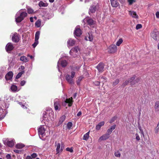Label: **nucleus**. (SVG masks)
I'll return each mask as SVG.
<instances>
[{
    "label": "nucleus",
    "mask_w": 159,
    "mask_h": 159,
    "mask_svg": "<svg viewBox=\"0 0 159 159\" xmlns=\"http://www.w3.org/2000/svg\"><path fill=\"white\" fill-rule=\"evenodd\" d=\"M108 52L110 53H114L116 52L117 47L115 45L112 44L108 47Z\"/></svg>",
    "instance_id": "9"
},
{
    "label": "nucleus",
    "mask_w": 159,
    "mask_h": 159,
    "mask_svg": "<svg viewBox=\"0 0 159 159\" xmlns=\"http://www.w3.org/2000/svg\"><path fill=\"white\" fill-rule=\"evenodd\" d=\"M96 68L99 72L103 71L104 68L103 64L102 63H100L96 67Z\"/></svg>",
    "instance_id": "17"
},
{
    "label": "nucleus",
    "mask_w": 159,
    "mask_h": 159,
    "mask_svg": "<svg viewBox=\"0 0 159 159\" xmlns=\"http://www.w3.org/2000/svg\"><path fill=\"white\" fill-rule=\"evenodd\" d=\"M85 39L87 40H89L90 41H92L93 40V36L91 34H89L88 36L86 37Z\"/></svg>",
    "instance_id": "32"
},
{
    "label": "nucleus",
    "mask_w": 159,
    "mask_h": 159,
    "mask_svg": "<svg viewBox=\"0 0 159 159\" xmlns=\"http://www.w3.org/2000/svg\"><path fill=\"white\" fill-rule=\"evenodd\" d=\"M66 116H61L59 119V122L60 123H62L65 119Z\"/></svg>",
    "instance_id": "34"
},
{
    "label": "nucleus",
    "mask_w": 159,
    "mask_h": 159,
    "mask_svg": "<svg viewBox=\"0 0 159 159\" xmlns=\"http://www.w3.org/2000/svg\"><path fill=\"white\" fill-rule=\"evenodd\" d=\"M18 103L21 105V106L23 107V108L25 109L26 108V107H25L24 105H23L21 102H19Z\"/></svg>",
    "instance_id": "49"
},
{
    "label": "nucleus",
    "mask_w": 159,
    "mask_h": 159,
    "mask_svg": "<svg viewBox=\"0 0 159 159\" xmlns=\"http://www.w3.org/2000/svg\"><path fill=\"white\" fill-rule=\"evenodd\" d=\"M135 76H133V77H131L129 80L130 83H131V84L132 85H133L134 84H133L132 82L135 79Z\"/></svg>",
    "instance_id": "41"
},
{
    "label": "nucleus",
    "mask_w": 159,
    "mask_h": 159,
    "mask_svg": "<svg viewBox=\"0 0 159 159\" xmlns=\"http://www.w3.org/2000/svg\"><path fill=\"white\" fill-rule=\"evenodd\" d=\"M6 158L7 159H11V157L10 154H7L6 156Z\"/></svg>",
    "instance_id": "57"
},
{
    "label": "nucleus",
    "mask_w": 159,
    "mask_h": 159,
    "mask_svg": "<svg viewBox=\"0 0 159 159\" xmlns=\"http://www.w3.org/2000/svg\"><path fill=\"white\" fill-rule=\"evenodd\" d=\"M142 27V25L141 24H138L136 26V29L137 30H138L141 28Z\"/></svg>",
    "instance_id": "47"
},
{
    "label": "nucleus",
    "mask_w": 159,
    "mask_h": 159,
    "mask_svg": "<svg viewBox=\"0 0 159 159\" xmlns=\"http://www.w3.org/2000/svg\"><path fill=\"white\" fill-rule=\"evenodd\" d=\"M151 36L155 40L159 41V31L154 30L151 33Z\"/></svg>",
    "instance_id": "5"
},
{
    "label": "nucleus",
    "mask_w": 159,
    "mask_h": 159,
    "mask_svg": "<svg viewBox=\"0 0 159 159\" xmlns=\"http://www.w3.org/2000/svg\"><path fill=\"white\" fill-rule=\"evenodd\" d=\"M111 5L112 7H116L119 5L118 0H110Z\"/></svg>",
    "instance_id": "15"
},
{
    "label": "nucleus",
    "mask_w": 159,
    "mask_h": 159,
    "mask_svg": "<svg viewBox=\"0 0 159 159\" xmlns=\"http://www.w3.org/2000/svg\"><path fill=\"white\" fill-rule=\"evenodd\" d=\"M27 16V13L21 9L18 11L15 16V21L16 23H20Z\"/></svg>",
    "instance_id": "2"
},
{
    "label": "nucleus",
    "mask_w": 159,
    "mask_h": 159,
    "mask_svg": "<svg viewBox=\"0 0 159 159\" xmlns=\"http://www.w3.org/2000/svg\"><path fill=\"white\" fill-rule=\"evenodd\" d=\"M72 126V124L71 122H69L67 125V128L69 129H71Z\"/></svg>",
    "instance_id": "37"
},
{
    "label": "nucleus",
    "mask_w": 159,
    "mask_h": 159,
    "mask_svg": "<svg viewBox=\"0 0 159 159\" xmlns=\"http://www.w3.org/2000/svg\"><path fill=\"white\" fill-rule=\"evenodd\" d=\"M66 150L67 151L70 152H72L73 151V149L72 148H66Z\"/></svg>",
    "instance_id": "46"
},
{
    "label": "nucleus",
    "mask_w": 159,
    "mask_h": 159,
    "mask_svg": "<svg viewBox=\"0 0 159 159\" xmlns=\"http://www.w3.org/2000/svg\"><path fill=\"white\" fill-rule=\"evenodd\" d=\"M39 5L40 7H46L48 6V4L46 3H44L42 1H40L39 3Z\"/></svg>",
    "instance_id": "29"
},
{
    "label": "nucleus",
    "mask_w": 159,
    "mask_h": 159,
    "mask_svg": "<svg viewBox=\"0 0 159 159\" xmlns=\"http://www.w3.org/2000/svg\"><path fill=\"white\" fill-rule=\"evenodd\" d=\"M79 66H75L71 67L70 72H68L66 75V79L67 82L70 84H74L73 78L75 77V72L79 70Z\"/></svg>",
    "instance_id": "1"
},
{
    "label": "nucleus",
    "mask_w": 159,
    "mask_h": 159,
    "mask_svg": "<svg viewBox=\"0 0 159 159\" xmlns=\"http://www.w3.org/2000/svg\"><path fill=\"white\" fill-rule=\"evenodd\" d=\"M154 130L155 133H157L159 131V127L157 126L155 128Z\"/></svg>",
    "instance_id": "48"
},
{
    "label": "nucleus",
    "mask_w": 159,
    "mask_h": 159,
    "mask_svg": "<svg viewBox=\"0 0 159 159\" xmlns=\"http://www.w3.org/2000/svg\"><path fill=\"white\" fill-rule=\"evenodd\" d=\"M35 26L37 27H39L41 25V20L39 19L35 23Z\"/></svg>",
    "instance_id": "28"
},
{
    "label": "nucleus",
    "mask_w": 159,
    "mask_h": 159,
    "mask_svg": "<svg viewBox=\"0 0 159 159\" xmlns=\"http://www.w3.org/2000/svg\"><path fill=\"white\" fill-rule=\"evenodd\" d=\"M82 114L81 112V111L79 112L77 114V116H80Z\"/></svg>",
    "instance_id": "60"
},
{
    "label": "nucleus",
    "mask_w": 159,
    "mask_h": 159,
    "mask_svg": "<svg viewBox=\"0 0 159 159\" xmlns=\"http://www.w3.org/2000/svg\"><path fill=\"white\" fill-rule=\"evenodd\" d=\"M119 83V80L118 79H116L115 81L113 83V85L115 86L118 84Z\"/></svg>",
    "instance_id": "40"
},
{
    "label": "nucleus",
    "mask_w": 159,
    "mask_h": 159,
    "mask_svg": "<svg viewBox=\"0 0 159 159\" xmlns=\"http://www.w3.org/2000/svg\"><path fill=\"white\" fill-rule=\"evenodd\" d=\"M27 12L29 14H32L34 13V10L30 8H27Z\"/></svg>",
    "instance_id": "39"
},
{
    "label": "nucleus",
    "mask_w": 159,
    "mask_h": 159,
    "mask_svg": "<svg viewBox=\"0 0 159 159\" xmlns=\"http://www.w3.org/2000/svg\"><path fill=\"white\" fill-rule=\"evenodd\" d=\"M20 60L24 62H26L29 61L28 58L25 56H22L20 57Z\"/></svg>",
    "instance_id": "26"
},
{
    "label": "nucleus",
    "mask_w": 159,
    "mask_h": 159,
    "mask_svg": "<svg viewBox=\"0 0 159 159\" xmlns=\"http://www.w3.org/2000/svg\"><path fill=\"white\" fill-rule=\"evenodd\" d=\"M61 64V66L63 67L66 66L67 64V63L66 60H61V59H60L57 62V67L58 71H60L59 66Z\"/></svg>",
    "instance_id": "6"
},
{
    "label": "nucleus",
    "mask_w": 159,
    "mask_h": 159,
    "mask_svg": "<svg viewBox=\"0 0 159 159\" xmlns=\"http://www.w3.org/2000/svg\"><path fill=\"white\" fill-rule=\"evenodd\" d=\"M94 84L96 86H99L100 84V82L98 81H95L94 82Z\"/></svg>",
    "instance_id": "53"
},
{
    "label": "nucleus",
    "mask_w": 159,
    "mask_h": 159,
    "mask_svg": "<svg viewBox=\"0 0 159 159\" xmlns=\"http://www.w3.org/2000/svg\"><path fill=\"white\" fill-rule=\"evenodd\" d=\"M101 79H102L103 80L102 81L103 82H105L106 81L107 78L103 76H102L101 77Z\"/></svg>",
    "instance_id": "56"
},
{
    "label": "nucleus",
    "mask_w": 159,
    "mask_h": 159,
    "mask_svg": "<svg viewBox=\"0 0 159 159\" xmlns=\"http://www.w3.org/2000/svg\"><path fill=\"white\" fill-rule=\"evenodd\" d=\"M82 33L81 30L79 28V26H76L75 28L74 34L75 36H80L82 34Z\"/></svg>",
    "instance_id": "11"
},
{
    "label": "nucleus",
    "mask_w": 159,
    "mask_h": 159,
    "mask_svg": "<svg viewBox=\"0 0 159 159\" xmlns=\"http://www.w3.org/2000/svg\"><path fill=\"white\" fill-rule=\"evenodd\" d=\"M116 116H114L113 117H112L110 120V123H112L113 122H114L115 120H116Z\"/></svg>",
    "instance_id": "45"
},
{
    "label": "nucleus",
    "mask_w": 159,
    "mask_h": 159,
    "mask_svg": "<svg viewBox=\"0 0 159 159\" xmlns=\"http://www.w3.org/2000/svg\"><path fill=\"white\" fill-rule=\"evenodd\" d=\"M25 145L22 143H18L16 144V147L17 148L19 149H21L23 148Z\"/></svg>",
    "instance_id": "35"
},
{
    "label": "nucleus",
    "mask_w": 159,
    "mask_h": 159,
    "mask_svg": "<svg viewBox=\"0 0 159 159\" xmlns=\"http://www.w3.org/2000/svg\"><path fill=\"white\" fill-rule=\"evenodd\" d=\"M11 89L13 92H15L19 91L20 89H18L17 87L15 85H12L11 87Z\"/></svg>",
    "instance_id": "22"
},
{
    "label": "nucleus",
    "mask_w": 159,
    "mask_h": 159,
    "mask_svg": "<svg viewBox=\"0 0 159 159\" xmlns=\"http://www.w3.org/2000/svg\"><path fill=\"white\" fill-rule=\"evenodd\" d=\"M45 129L43 125H41L38 129L39 134V137H43L45 135Z\"/></svg>",
    "instance_id": "8"
},
{
    "label": "nucleus",
    "mask_w": 159,
    "mask_h": 159,
    "mask_svg": "<svg viewBox=\"0 0 159 159\" xmlns=\"http://www.w3.org/2000/svg\"><path fill=\"white\" fill-rule=\"evenodd\" d=\"M156 16L157 18H159V12L157 11L156 13Z\"/></svg>",
    "instance_id": "58"
},
{
    "label": "nucleus",
    "mask_w": 159,
    "mask_h": 159,
    "mask_svg": "<svg viewBox=\"0 0 159 159\" xmlns=\"http://www.w3.org/2000/svg\"><path fill=\"white\" fill-rule=\"evenodd\" d=\"M37 154L35 153H33L31 155L32 159H34L37 157Z\"/></svg>",
    "instance_id": "42"
},
{
    "label": "nucleus",
    "mask_w": 159,
    "mask_h": 159,
    "mask_svg": "<svg viewBox=\"0 0 159 159\" xmlns=\"http://www.w3.org/2000/svg\"><path fill=\"white\" fill-rule=\"evenodd\" d=\"M12 41L15 43H17L19 40V37L17 33H15L13 34L12 37Z\"/></svg>",
    "instance_id": "12"
},
{
    "label": "nucleus",
    "mask_w": 159,
    "mask_h": 159,
    "mask_svg": "<svg viewBox=\"0 0 159 159\" xmlns=\"http://www.w3.org/2000/svg\"><path fill=\"white\" fill-rule=\"evenodd\" d=\"M116 127V125H114L111 126L110 129L112 131L113 130H114L115 129Z\"/></svg>",
    "instance_id": "55"
},
{
    "label": "nucleus",
    "mask_w": 159,
    "mask_h": 159,
    "mask_svg": "<svg viewBox=\"0 0 159 159\" xmlns=\"http://www.w3.org/2000/svg\"><path fill=\"white\" fill-rule=\"evenodd\" d=\"M83 78V77L80 76L79 77L77 78V80L76 81V83L78 85H80V84L81 81L82 80Z\"/></svg>",
    "instance_id": "27"
},
{
    "label": "nucleus",
    "mask_w": 159,
    "mask_h": 159,
    "mask_svg": "<svg viewBox=\"0 0 159 159\" xmlns=\"http://www.w3.org/2000/svg\"><path fill=\"white\" fill-rule=\"evenodd\" d=\"M112 131L111 130L109 129L107 130V134H108V135H109L111 133Z\"/></svg>",
    "instance_id": "51"
},
{
    "label": "nucleus",
    "mask_w": 159,
    "mask_h": 159,
    "mask_svg": "<svg viewBox=\"0 0 159 159\" xmlns=\"http://www.w3.org/2000/svg\"><path fill=\"white\" fill-rule=\"evenodd\" d=\"M129 14L133 18H135V19H137L138 18V15L136 13V12L134 11H129Z\"/></svg>",
    "instance_id": "20"
},
{
    "label": "nucleus",
    "mask_w": 159,
    "mask_h": 159,
    "mask_svg": "<svg viewBox=\"0 0 159 159\" xmlns=\"http://www.w3.org/2000/svg\"><path fill=\"white\" fill-rule=\"evenodd\" d=\"M75 43V41L71 39H68L67 41L68 45L69 46H72L74 45Z\"/></svg>",
    "instance_id": "21"
},
{
    "label": "nucleus",
    "mask_w": 159,
    "mask_h": 159,
    "mask_svg": "<svg viewBox=\"0 0 159 159\" xmlns=\"http://www.w3.org/2000/svg\"><path fill=\"white\" fill-rule=\"evenodd\" d=\"M26 83V81L25 80L22 81L20 83V85L21 86H24Z\"/></svg>",
    "instance_id": "52"
},
{
    "label": "nucleus",
    "mask_w": 159,
    "mask_h": 159,
    "mask_svg": "<svg viewBox=\"0 0 159 159\" xmlns=\"http://www.w3.org/2000/svg\"><path fill=\"white\" fill-rule=\"evenodd\" d=\"M7 144L8 146L12 147L14 145V142L13 141H7Z\"/></svg>",
    "instance_id": "31"
},
{
    "label": "nucleus",
    "mask_w": 159,
    "mask_h": 159,
    "mask_svg": "<svg viewBox=\"0 0 159 159\" xmlns=\"http://www.w3.org/2000/svg\"><path fill=\"white\" fill-rule=\"evenodd\" d=\"M114 155L116 157H119L120 156V154L119 151L116 152H115Z\"/></svg>",
    "instance_id": "38"
},
{
    "label": "nucleus",
    "mask_w": 159,
    "mask_h": 159,
    "mask_svg": "<svg viewBox=\"0 0 159 159\" xmlns=\"http://www.w3.org/2000/svg\"><path fill=\"white\" fill-rule=\"evenodd\" d=\"M139 130L140 131V133L144 136V134L143 131V130L142 129L141 127L140 126H139Z\"/></svg>",
    "instance_id": "43"
},
{
    "label": "nucleus",
    "mask_w": 159,
    "mask_h": 159,
    "mask_svg": "<svg viewBox=\"0 0 159 159\" xmlns=\"http://www.w3.org/2000/svg\"><path fill=\"white\" fill-rule=\"evenodd\" d=\"M25 159H32L31 156H27Z\"/></svg>",
    "instance_id": "59"
},
{
    "label": "nucleus",
    "mask_w": 159,
    "mask_h": 159,
    "mask_svg": "<svg viewBox=\"0 0 159 159\" xmlns=\"http://www.w3.org/2000/svg\"><path fill=\"white\" fill-rule=\"evenodd\" d=\"M135 81L136 83H138L139 81H140V79L139 78L137 79Z\"/></svg>",
    "instance_id": "62"
},
{
    "label": "nucleus",
    "mask_w": 159,
    "mask_h": 159,
    "mask_svg": "<svg viewBox=\"0 0 159 159\" xmlns=\"http://www.w3.org/2000/svg\"><path fill=\"white\" fill-rule=\"evenodd\" d=\"M14 48V47L12 43H8L6 46V49L7 52H9L12 50Z\"/></svg>",
    "instance_id": "13"
},
{
    "label": "nucleus",
    "mask_w": 159,
    "mask_h": 159,
    "mask_svg": "<svg viewBox=\"0 0 159 159\" xmlns=\"http://www.w3.org/2000/svg\"><path fill=\"white\" fill-rule=\"evenodd\" d=\"M60 143H57L56 148V152H57V153H59L60 151H62L63 148L62 147H61V149L60 150Z\"/></svg>",
    "instance_id": "24"
},
{
    "label": "nucleus",
    "mask_w": 159,
    "mask_h": 159,
    "mask_svg": "<svg viewBox=\"0 0 159 159\" xmlns=\"http://www.w3.org/2000/svg\"><path fill=\"white\" fill-rule=\"evenodd\" d=\"M30 20L31 22H34L33 21V18L32 17H31L30 18Z\"/></svg>",
    "instance_id": "61"
},
{
    "label": "nucleus",
    "mask_w": 159,
    "mask_h": 159,
    "mask_svg": "<svg viewBox=\"0 0 159 159\" xmlns=\"http://www.w3.org/2000/svg\"><path fill=\"white\" fill-rule=\"evenodd\" d=\"M2 76V72L0 71V79H1Z\"/></svg>",
    "instance_id": "63"
},
{
    "label": "nucleus",
    "mask_w": 159,
    "mask_h": 159,
    "mask_svg": "<svg viewBox=\"0 0 159 159\" xmlns=\"http://www.w3.org/2000/svg\"><path fill=\"white\" fill-rule=\"evenodd\" d=\"M80 51V49L78 47H75L71 49L70 52V55L73 57H76L78 54V52Z\"/></svg>",
    "instance_id": "4"
},
{
    "label": "nucleus",
    "mask_w": 159,
    "mask_h": 159,
    "mask_svg": "<svg viewBox=\"0 0 159 159\" xmlns=\"http://www.w3.org/2000/svg\"><path fill=\"white\" fill-rule=\"evenodd\" d=\"M24 71H22L21 72L19 73L16 77V79H18L24 73Z\"/></svg>",
    "instance_id": "33"
},
{
    "label": "nucleus",
    "mask_w": 159,
    "mask_h": 159,
    "mask_svg": "<svg viewBox=\"0 0 159 159\" xmlns=\"http://www.w3.org/2000/svg\"><path fill=\"white\" fill-rule=\"evenodd\" d=\"M129 82H130L129 80H126L125 81V82L122 85L124 86H125L127 85Z\"/></svg>",
    "instance_id": "50"
},
{
    "label": "nucleus",
    "mask_w": 159,
    "mask_h": 159,
    "mask_svg": "<svg viewBox=\"0 0 159 159\" xmlns=\"http://www.w3.org/2000/svg\"><path fill=\"white\" fill-rule=\"evenodd\" d=\"M89 132H88L85 134L83 137V139L85 140H87L89 137Z\"/></svg>",
    "instance_id": "30"
},
{
    "label": "nucleus",
    "mask_w": 159,
    "mask_h": 159,
    "mask_svg": "<svg viewBox=\"0 0 159 159\" xmlns=\"http://www.w3.org/2000/svg\"><path fill=\"white\" fill-rule=\"evenodd\" d=\"M155 110L156 111H159V101H157L156 102L154 106Z\"/></svg>",
    "instance_id": "25"
},
{
    "label": "nucleus",
    "mask_w": 159,
    "mask_h": 159,
    "mask_svg": "<svg viewBox=\"0 0 159 159\" xmlns=\"http://www.w3.org/2000/svg\"><path fill=\"white\" fill-rule=\"evenodd\" d=\"M73 102L72 98V97H71L69 98H66L64 102L63 103L62 105L64 106H66L67 103H68V106L70 107L72 106Z\"/></svg>",
    "instance_id": "10"
},
{
    "label": "nucleus",
    "mask_w": 159,
    "mask_h": 159,
    "mask_svg": "<svg viewBox=\"0 0 159 159\" xmlns=\"http://www.w3.org/2000/svg\"><path fill=\"white\" fill-rule=\"evenodd\" d=\"M135 135L136 136V139L138 140L139 141L140 139V137L138 134H135Z\"/></svg>",
    "instance_id": "54"
},
{
    "label": "nucleus",
    "mask_w": 159,
    "mask_h": 159,
    "mask_svg": "<svg viewBox=\"0 0 159 159\" xmlns=\"http://www.w3.org/2000/svg\"><path fill=\"white\" fill-rule=\"evenodd\" d=\"M104 121H102L100 122L98 125H97L96 127V129L97 130H99L101 127L104 125Z\"/></svg>",
    "instance_id": "23"
},
{
    "label": "nucleus",
    "mask_w": 159,
    "mask_h": 159,
    "mask_svg": "<svg viewBox=\"0 0 159 159\" xmlns=\"http://www.w3.org/2000/svg\"><path fill=\"white\" fill-rule=\"evenodd\" d=\"M84 21H86L89 25H93L95 24L94 21L92 19L86 18L84 20Z\"/></svg>",
    "instance_id": "14"
},
{
    "label": "nucleus",
    "mask_w": 159,
    "mask_h": 159,
    "mask_svg": "<svg viewBox=\"0 0 159 159\" xmlns=\"http://www.w3.org/2000/svg\"><path fill=\"white\" fill-rule=\"evenodd\" d=\"M96 10V6L94 5H91L90 6L89 10V14L91 13H93L95 12Z\"/></svg>",
    "instance_id": "16"
},
{
    "label": "nucleus",
    "mask_w": 159,
    "mask_h": 159,
    "mask_svg": "<svg viewBox=\"0 0 159 159\" xmlns=\"http://www.w3.org/2000/svg\"><path fill=\"white\" fill-rule=\"evenodd\" d=\"M13 73L12 72H8L5 76V78L7 80H10L12 78Z\"/></svg>",
    "instance_id": "18"
},
{
    "label": "nucleus",
    "mask_w": 159,
    "mask_h": 159,
    "mask_svg": "<svg viewBox=\"0 0 159 159\" xmlns=\"http://www.w3.org/2000/svg\"><path fill=\"white\" fill-rule=\"evenodd\" d=\"M128 2H129V5H132L133 3L135 2V0H128Z\"/></svg>",
    "instance_id": "44"
},
{
    "label": "nucleus",
    "mask_w": 159,
    "mask_h": 159,
    "mask_svg": "<svg viewBox=\"0 0 159 159\" xmlns=\"http://www.w3.org/2000/svg\"><path fill=\"white\" fill-rule=\"evenodd\" d=\"M54 107L56 111H59L61 107V102L58 99L56 98L54 100Z\"/></svg>",
    "instance_id": "3"
},
{
    "label": "nucleus",
    "mask_w": 159,
    "mask_h": 159,
    "mask_svg": "<svg viewBox=\"0 0 159 159\" xmlns=\"http://www.w3.org/2000/svg\"><path fill=\"white\" fill-rule=\"evenodd\" d=\"M14 152H16V153H18L19 152V150H14Z\"/></svg>",
    "instance_id": "64"
},
{
    "label": "nucleus",
    "mask_w": 159,
    "mask_h": 159,
    "mask_svg": "<svg viewBox=\"0 0 159 159\" xmlns=\"http://www.w3.org/2000/svg\"><path fill=\"white\" fill-rule=\"evenodd\" d=\"M40 34V32L39 31H37L35 34V42L33 44L32 46L34 48H35L39 43L38 40Z\"/></svg>",
    "instance_id": "7"
},
{
    "label": "nucleus",
    "mask_w": 159,
    "mask_h": 159,
    "mask_svg": "<svg viewBox=\"0 0 159 159\" xmlns=\"http://www.w3.org/2000/svg\"><path fill=\"white\" fill-rule=\"evenodd\" d=\"M109 137L108 134H106L100 137L99 139V141L104 140L108 139Z\"/></svg>",
    "instance_id": "19"
},
{
    "label": "nucleus",
    "mask_w": 159,
    "mask_h": 159,
    "mask_svg": "<svg viewBox=\"0 0 159 159\" xmlns=\"http://www.w3.org/2000/svg\"><path fill=\"white\" fill-rule=\"evenodd\" d=\"M123 40L122 39H120L118 41L116 42V45L117 46H119L123 42Z\"/></svg>",
    "instance_id": "36"
}]
</instances>
